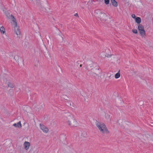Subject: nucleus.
Masks as SVG:
<instances>
[{"label": "nucleus", "mask_w": 153, "mask_h": 153, "mask_svg": "<svg viewBox=\"0 0 153 153\" xmlns=\"http://www.w3.org/2000/svg\"><path fill=\"white\" fill-rule=\"evenodd\" d=\"M131 16L133 19H135L136 18L135 15L134 14H132Z\"/></svg>", "instance_id": "32"}, {"label": "nucleus", "mask_w": 153, "mask_h": 153, "mask_svg": "<svg viewBox=\"0 0 153 153\" xmlns=\"http://www.w3.org/2000/svg\"><path fill=\"white\" fill-rule=\"evenodd\" d=\"M67 118L68 123L69 126H76L78 123L76 121L74 118L73 116L70 113H68L67 114Z\"/></svg>", "instance_id": "3"}, {"label": "nucleus", "mask_w": 153, "mask_h": 153, "mask_svg": "<svg viewBox=\"0 0 153 153\" xmlns=\"http://www.w3.org/2000/svg\"><path fill=\"white\" fill-rule=\"evenodd\" d=\"M7 17L8 19H10L13 22V25L14 26L17 25V23L16 19L14 17V16L12 15H9L8 16L7 15Z\"/></svg>", "instance_id": "11"}, {"label": "nucleus", "mask_w": 153, "mask_h": 153, "mask_svg": "<svg viewBox=\"0 0 153 153\" xmlns=\"http://www.w3.org/2000/svg\"><path fill=\"white\" fill-rule=\"evenodd\" d=\"M69 101L67 102V106L71 108H74L75 107V105L71 101H70V100Z\"/></svg>", "instance_id": "18"}, {"label": "nucleus", "mask_w": 153, "mask_h": 153, "mask_svg": "<svg viewBox=\"0 0 153 153\" xmlns=\"http://www.w3.org/2000/svg\"><path fill=\"white\" fill-rule=\"evenodd\" d=\"M74 16H76V17H79V15H78V14L77 13H76L74 14Z\"/></svg>", "instance_id": "33"}, {"label": "nucleus", "mask_w": 153, "mask_h": 153, "mask_svg": "<svg viewBox=\"0 0 153 153\" xmlns=\"http://www.w3.org/2000/svg\"><path fill=\"white\" fill-rule=\"evenodd\" d=\"M2 82L3 84H7L8 88H13L15 87L14 83L10 81L8 79L6 78H4L2 80Z\"/></svg>", "instance_id": "8"}, {"label": "nucleus", "mask_w": 153, "mask_h": 153, "mask_svg": "<svg viewBox=\"0 0 153 153\" xmlns=\"http://www.w3.org/2000/svg\"><path fill=\"white\" fill-rule=\"evenodd\" d=\"M108 50H105V56L108 58H110L111 57H112L114 54H112L110 52L108 53Z\"/></svg>", "instance_id": "17"}, {"label": "nucleus", "mask_w": 153, "mask_h": 153, "mask_svg": "<svg viewBox=\"0 0 153 153\" xmlns=\"http://www.w3.org/2000/svg\"><path fill=\"white\" fill-rule=\"evenodd\" d=\"M96 125L101 134H107L109 133V130L104 123L97 121Z\"/></svg>", "instance_id": "1"}, {"label": "nucleus", "mask_w": 153, "mask_h": 153, "mask_svg": "<svg viewBox=\"0 0 153 153\" xmlns=\"http://www.w3.org/2000/svg\"><path fill=\"white\" fill-rule=\"evenodd\" d=\"M40 126L41 129L42 131L43 132L45 133H47L48 131V128L44 125L41 124H40Z\"/></svg>", "instance_id": "14"}, {"label": "nucleus", "mask_w": 153, "mask_h": 153, "mask_svg": "<svg viewBox=\"0 0 153 153\" xmlns=\"http://www.w3.org/2000/svg\"><path fill=\"white\" fill-rule=\"evenodd\" d=\"M34 4L40 5L43 7H47L48 3L47 0H30Z\"/></svg>", "instance_id": "5"}, {"label": "nucleus", "mask_w": 153, "mask_h": 153, "mask_svg": "<svg viewBox=\"0 0 153 153\" xmlns=\"http://www.w3.org/2000/svg\"><path fill=\"white\" fill-rule=\"evenodd\" d=\"M84 100L85 102H88V98L86 97H84Z\"/></svg>", "instance_id": "31"}, {"label": "nucleus", "mask_w": 153, "mask_h": 153, "mask_svg": "<svg viewBox=\"0 0 153 153\" xmlns=\"http://www.w3.org/2000/svg\"><path fill=\"white\" fill-rule=\"evenodd\" d=\"M30 146V143L27 141H25L24 144V147L25 149L27 150Z\"/></svg>", "instance_id": "16"}, {"label": "nucleus", "mask_w": 153, "mask_h": 153, "mask_svg": "<svg viewBox=\"0 0 153 153\" xmlns=\"http://www.w3.org/2000/svg\"><path fill=\"white\" fill-rule=\"evenodd\" d=\"M138 29L141 36L145 37L146 36V34L144 26L141 24H139L138 26Z\"/></svg>", "instance_id": "10"}, {"label": "nucleus", "mask_w": 153, "mask_h": 153, "mask_svg": "<svg viewBox=\"0 0 153 153\" xmlns=\"http://www.w3.org/2000/svg\"><path fill=\"white\" fill-rule=\"evenodd\" d=\"M120 70H119L118 72L115 75V78L116 79H118L119 78L120 76Z\"/></svg>", "instance_id": "24"}, {"label": "nucleus", "mask_w": 153, "mask_h": 153, "mask_svg": "<svg viewBox=\"0 0 153 153\" xmlns=\"http://www.w3.org/2000/svg\"><path fill=\"white\" fill-rule=\"evenodd\" d=\"M79 66L80 67H81L82 66V65H81V64Z\"/></svg>", "instance_id": "34"}, {"label": "nucleus", "mask_w": 153, "mask_h": 153, "mask_svg": "<svg viewBox=\"0 0 153 153\" xmlns=\"http://www.w3.org/2000/svg\"><path fill=\"white\" fill-rule=\"evenodd\" d=\"M91 72L94 76H99L101 74L102 71L98 66H96L91 69Z\"/></svg>", "instance_id": "6"}, {"label": "nucleus", "mask_w": 153, "mask_h": 153, "mask_svg": "<svg viewBox=\"0 0 153 153\" xmlns=\"http://www.w3.org/2000/svg\"><path fill=\"white\" fill-rule=\"evenodd\" d=\"M111 1L112 5L115 7H117V3L115 0H111Z\"/></svg>", "instance_id": "25"}, {"label": "nucleus", "mask_w": 153, "mask_h": 153, "mask_svg": "<svg viewBox=\"0 0 153 153\" xmlns=\"http://www.w3.org/2000/svg\"><path fill=\"white\" fill-rule=\"evenodd\" d=\"M120 57L118 55H114L112 57V59L114 62L117 63H119L120 61Z\"/></svg>", "instance_id": "12"}, {"label": "nucleus", "mask_w": 153, "mask_h": 153, "mask_svg": "<svg viewBox=\"0 0 153 153\" xmlns=\"http://www.w3.org/2000/svg\"><path fill=\"white\" fill-rule=\"evenodd\" d=\"M10 55V56H12L14 57V59L18 63L19 66L22 67L24 66L23 59L15 51L11 52Z\"/></svg>", "instance_id": "2"}, {"label": "nucleus", "mask_w": 153, "mask_h": 153, "mask_svg": "<svg viewBox=\"0 0 153 153\" xmlns=\"http://www.w3.org/2000/svg\"><path fill=\"white\" fill-rule=\"evenodd\" d=\"M45 55L47 58L49 59L51 57L50 53L48 51H47L46 52H45Z\"/></svg>", "instance_id": "23"}, {"label": "nucleus", "mask_w": 153, "mask_h": 153, "mask_svg": "<svg viewBox=\"0 0 153 153\" xmlns=\"http://www.w3.org/2000/svg\"><path fill=\"white\" fill-rule=\"evenodd\" d=\"M96 66L95 63L91 61H90L88 62L87 64V66L90 68L91 69Z\"/></svg>", "instance_id": "15"}, {"label": "nucleus", "mask_w": 153, "mask_h": 153, "mask_svg": "<svg viewBox=\"0 0 153 153\" xmlns=\"http://www.w3.org/2000/svg\"><path fill=\"white\" fill-rule=\"evenodd\" d=\"M0 31L2 34H4L5 33V30L4 26L0 27Z\"/></svg>", "instance_id": "21"}, {"label": "nucleus", "mask_w": 153, "mask_h": 153, "mask_svg": "<svg viewBox=\"0 0 153 153\" xmlns=\"http://www.w3.org/2000/svg\"><path fill=\"white\" fill-rule=\"evenodd\" d=\"M150 96L152 99H153V91H152L150 94Z\"/></svg>", "instance_id": "28"}, {"label": "nucleus", "mask_w": 153, "mask_h": 153, "mask_svg": "<svg viewBox=\"0 0 153 153\" xmlns=\"http://www.w3.org/2000/svg\"><path fill=\"white\" fill-rule=\"evenodd\" d=\"M135 20L137 23L139 24H140L141 22V18L139 17H136L135 19Z\"/></svg>", "instance_id": "22"}, {"label": "nucleus", "mask_w": 153, "mask_h": 153, "mask_svg": "<svg viewBox=\"0 0 153 153\" xmlns=\"http://www.w3.org/2000/svg\"><path fill=\"white\" fill-rule=\"evenodd\" d=\"M105 3L106 4H108L109 3V0H104Z\"/></svg>", "instance_id": "30"}, {"label": "nucleus", "mask_w": 153, "mask_h": 153, "mask_svg": "<svg viewBox=\"0 0 153 153\" xmlns=\"http://www.w3.org/2000/svg\"><path fill=\"white\" fill-rule=\"evenodd\" d=\"M13 126L15 127L19 128H21L22 127L21 122L20 121L17 123H14Z\"/></svg>", "instance_id": "20"}, {"label": "nucleus", "mask_w": 153, "mask_h": 153, "mask_svg": "<svg viewBox=\"0 0 153 153\" xmlns=\"http://www.w3.org/2000/svg\"><path fill=\"white\" fill-rule=\"evenodd\" d=\"M132 31L133 33L135 34H137L138 33L137 30L135 29H133L132 30Z\"/></svg>", "instance_id": "29"}, {"label": "nucleus", "mask_w": 153, "mask_h": 153, "mask_svg": "<svg viewBox=\"0 0 153 153\" xmlns=\"http://www.w3.org/2000/svg\"><path fill=\"white\" fill-rule=\"evenodd\" d=\"M141 139L147 143H153V134L147 133L142 135Z\"/></svg>", "instance_id": "4"}, {"label": "nucleus", "mask_w": 153, "mask_h": 153, "mask_svg": "<svg viewBox=\"0 0 153 153\" xmlns=\"http://www.w3.org/2000/svg\"><path fill=\"white\" fill-rule=\"evenodd\" d=\"M105 118L107 120H109L110 119V115L108 114H105Z\"/></svg>", "instance_id": "26"}, {"label": "nucleus", "mask_w": 153, "mask_h": 153, "mask_svg": "<svg viewBox=\"0 0 153 153\" xmlns=\"http://www.w3.org/2000/svg\"><path fill=\"white\" fill-rule=\"evenodd\" d=\"M63 98L66 100H69V98L66 95H64L63 96Z\"/></svg>", "instance_id": "27"}, {"label": "nucleus", "mask_w": 153, "mask_h": 153, "mask_svg": "<svg viewBox=\"0 0 153 153\" xmlns=\"http://www.w3.org/2000/svg\"><path fill=\"white\" fill-rule=\"evenodd\" d=\"M95 13H97L98 17L101 20L105 21L107 20V16L105 13L99 10H97Z\"/></svg>", "instance_id": "9"}, {"label": "nucleus", "mask_w": 153, "mask_h": 153, "mask_svg": "<svg viewBox=\"0 0 153 153\" xmlns=\"http://www.w3.org/2000/svg\"><path fill=\"white\" fill-rule=\"evenodd\" d=\"M14 32L16 33V35L18 37H19L20 36V31L19 27L17 25L14 26Z\"/></svg>", "instance_id": "13"}, {"label": "nucleus", "mask_w": 153, "mask_h": 153, "mask_svg": "<svg viewBox=\"0 0 153 153\" xmlns=\"http://www.w3.org/2000/svg\"><path fill=\"white\" fill-rule=\"evenodd\" d=\"M79 135L81 138H83L87 137V134L85 132H81L80 133Z\"/></svg>", "instance_id": "19"}, {"label": "nucleus", "mask_w": 153, "mask_h": 153, "mask_svg": "<svg viewBox=\"0 0 153 153\" xmlns=\"http://www.w3.org/2000/svg\"><path fill=\"white\" fill-rule=\"evenodd\" d=\"M117 125L120 127H125L128 125L129 122L123 118L119 119L117 122Z\"/></svg>", "instance_id": "7"}]
</instances>
